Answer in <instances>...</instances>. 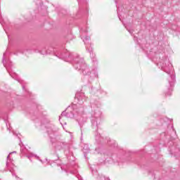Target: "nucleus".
<instances>
[{"mask_svg": "<svg viewBox=\"0 0 180 180\" xmlns=\"http://www.w3.org/2000/svg\"><path fill=\"white\" fill-rule=\"evenodd\" d=\"M143 51H146L148 57L150 58L153 63H155L159 68H161L162 71L169 75V78L168 79L169 86L167 87V91L165 92V96H171L176 81L175 72H174L172 64L169 62V59L165 56V52L164 50L159 51L157 46L151 49L150 51H147L146 49H143Z\"/></svg>", "mask_w": 180, "mask_h": 180, "instance_id": "obj_1", "label": "nucleus"}, {"mask_svg": "<svg viewBox=\"0 0 180 180\" xmlns=\"http://www.w3.org/2000/svg\"><path fill=\"white\" fill-rule=\"evenodd\" d=\"M91 108L93 109L91 112V116L90 118L91 129L96 131L95 133V140L97 141L98 144H108L111 147H117V143L115 140H110L109 137H104L101 135V134L98 133V130L99 129V126H101V123L102 122V112L99 108L101 107V103L98 101H91Z\"/></svg>", "mask_w": 180, "mask_h": 180, "instance_id": "obj_2", "label": "nucleus"}, {"mask_svg": "<svg viewBox=\"0 0 180 180\" xmlns=\"http://www.w3.org/2000/svg\"><path fill=\"white\" fill-rule=\"evenodd\" d=\"M76 99H77V104H72L69 105L66 110L62 112L59 116V122L61 120L63 116H65L69 119H78V115H82L85 110L84 103L86 102V96L85 94L82 92H77L75 95Z\"/></svg>", "mask_w": 180, "mask_h": 180, "instance_id": "obj_3", "label": "nucleus"}, {"mask_svg": "<svg viewBox=\"0 0 180 180\" xmlns=\"http://www.w3.org/2000/svg\"><path fill=\"white\" fill-rule=\"evenodd\" d=\"M46 132L48 136L51 139V143L54 147L56 151H70L71 147V143L65 142L64 141H57L56 139V135L57 134V129L53 125L48 126L46 128Z\"/></svg>", "mask_w": 180, "mask_h": 180, "instance_id": "obj_4", "label": "nucleus"}, {"mask_svg": "<svg viewBox=\"0 0 180 180\" xmlns=\"http://www.w3.org/2000/svg\"><path fill=\"white\" fill-rule=\"evenodd\" d=\"M58 56L61 60H64L67 63H71L74 68L77 71H81V68L86 64L84 58L79 57V54L72 53L67 49H63V54H59Z\"/></svg>", "mask_w": 180, "mask_h": 180, "instance_id": "obj_5", "label": "nucleus"}, {"mask_svg": "<svg viewBox=\"0 0 180 180\" xmlns=\"http://www.w3.org/2000/svg\"><path fill=\"white\" fill-rule=\"evenodd\" d=\"M80 71H82L83 75H84V79H88V83L91 84L95 78H98V72L95 70L91 71L89 66L86 63L82 66Z\"/></svg>", "mask_w": 180, "mask_h": 180, "instance_id": "obj_6", "label": "nucleus"}, {"mask_svg": "<svg viewBox=\"0 0 180 180\" xmlns=\"http://www.w3.org/2000/svg\"><path fill=\"white\" fill-rule=\"evenodd\" d=\"M40 54L42 56H47L49 54H53V56H56L58 58H60V56H58L59 54H63L64 53V49H54L53 47H45L42 48L39 51Z\"/></svg>", "mask_w": 180, "mask_h": 180, "instance_id": "obj_7", "label": "nucleus"}, {"mask_svg": "<svg viewBox=\"0 0 180 180\" xmlns=\"http://www.w3.org/2000/svg\"><path fill=\"white\" fill-rule=\"evenodd\" d=\"M77 2L79 5L78 15H81V13H85L86 15L88 13V8H86L88 3L86 0H77Z\"/></svg>", "mask_w": 180, "mask_h": 180, "instance_id": "obj_8", "label": "nucleus"}, {"mask_svg": "<svg viewBox=\"0 0 180 180\" xmlns=\"http://www.w3.org/2000/svg\"><path fill=\"white\" fill-rule=\"evenodd\" d=\"M169 144H172V146L169 147L170 154L174 157H180V148L176 146V143L170 141Z\"/></svg>", "mask_w": 180, "mask_h": 180, "instance_id": "obj_9", "label": "nucleus"}, {"mask_svg": "<svg viewBox=\"0 0 180 180\" xmlns=\"http://www.w3.org/2000/svg\"><path fill=\"white\" fill-rule=\"evenodd\" d=\"M80 127H82V125L84 124V123H86V117H85V114L82 113V115H78L77 118H76Z\"/></svg>", "mask_w": 180, "mask_h": 180, "instance_id": "obj_10", "label": "nucleus"}, {"mask_svg": "<svg viewBox=\"0 0 180 180\" xmlns=\"http://www.w3.org/2000/svg\"><path fill=\"white\" fill-rule=\"evenodd\" d=\"M10 155H11V154H9L7 156V161H6V167L7 168H11L10 169V172H11L13 176H15V178H18V176H16V174L13 172V166H14L13 164L9 165V157H10Z\"/></svg>", "mask_w": 180, "mask_h": 180, "instance_id": "obj_11", "label": "nucleus"}, {"mask_svg": "<svg viewBox=\"0 0 180 180\" xmlns=\"http://www.w3.org/2000/svg\"><path fill=\"white\" fill-rule=\"evenodd\" d=\"M129 157L127 155H124L122 156L121 158H118L117 160V162H118V165H122V164H124L127 161H129L130 160V158H126Z\"/></svg>", "mask_w": 180, "mask_h": 180, "instance_id": "obj_12", "label": "nucleus"}, {"mask_svg": "<svg viewBox=\"0 0 180 180\" xmlns=\"http://www.w3.org/2000/svg\"><path fill=\"white\" fill-rule=\"evenodd\" d=\"M91 151V149L89 148V146L88 144H84L83 146V153L84 154L85 158H86V154H88Z\"/></svg>", "mask_w": 180, "mask_h": 180, "instance_id": "obj_13", "label": "nucleus"}, {"mask_svg": "<svg viewBox=\"0 0 180 180\" xmlns=\"http://www.w3.org/2000/svg\"><path fill=\"white\" fill-rule=\"evenodd\" d=\"M89 53H90V57L91 58L92 63H94V64H96V65L98 64V60L95 57V53H94V51L91 50V51H89Z\"/></svg>", "mask_w": 180, "mask_h": 180, "instance_id": "obj_14", "label": "nucleus"}, {"mask_svg": "<svg viewBox=\"0 0 180 180\" xmlns=\"http://www.w3.org/2000/svg\"><path fill=\"white\" fill-rule=\"evenodd\" d=\"M104 164H113L115 160L110 157L105 156V160H103Z\"/></svg>", "mask_w": 180, "mask_h": 180, "instance_id": "obj_15", "label": "nucleus"}, {"mask_svg": "<svg viewBox=\"0 0 180 180\" xmlns=\"http://www.w3.org/2000/svg\"><path fill=\"white\" fill-rule=\"evenodd\" d=\"M5 117H4V114H0V119L4 120V122L6 123V125L7 127V129L11 131V127H8V121H6V119H8V114H4Z\"/></svg>", "mask_w": 180, "mask_h": 180, "instance_id": "obj_16", "label": "nucleus"}, {"mask_svg": "<svg viewBox=\"0 0 180 180\" xmlns=\"http://www.w3.org/2000/svg\"><path fill=\"white\" fill-rule=\"evenodd\" d=\"M26 157L31 160V158L34 157L35 158H37V160H39V161H40L41 162H43V160H40V158L39 156H37V155H34L33 153H30L28 155H26ZM32 162V160H31Z\"/></svg>", "mask_w": 180, "mask_h": 180, "instance_id": "obj_17", "label": "nucleus"}, {"mask_svg": "<svg viewBox=\"0 0 180 180\" xmlns=\"http://www.w3.org/2000/svg\"><path fill=\"white\" fill-rule=\"evenodd\" d=\"M9 75L12 78H13V79H15V81H18V82H20V84H22V80H20V79L18 77V75H16V73L9 72Z\"/></svg>", "mask_w": 180, "mask_h": 180, "instance_id": "obj_18", "label": "nucleus"}, {"mask_svg": "<svg viewBox=\"0 0 180 180\" xmlns=\"http://www.w3.org/2000/svg\"><path fill=\"white\" fill-rule=\"evenodd\" d=\"M86 33H88V30H86V29L82 28L80 30L81 39H84V36H85V34H86Z\"/></svg>", "mask_w": 180, "mask_h": 180, "instance_id": "obj_19", "label": "nucleus"}, {"mask_svg": "<svg viewBox=\"0 0 180 180\" xmlns=\"http://www.w3.org/2000/svg\"><path fill=\"white\" fill-rule=\"evenodd\" d=\"M162 136H166L167 138L169 137L171 140H174V139H175V138H172V134H170L169 132H164L161 134L162 137Z\"/></svg>", "mask_w": 180, "mask_h": 180, "instance_id": "obj_20", "label": "nucleus"}, {"mask_svg": "<svg viewBox=\"0 0 180 180\" xmlns=\"http://www.w3.org/2000/svg\"><path fill=\"white\" fill-rule=\"evenodd\" d=\"M83 41L84 44H89V41H91V37L87 36L84 37V39H83Z\"/></svg>", "mask_w": 180, "mask_h": 180, "instance_id": "obj_21", "label": "nucleus"}, {"mask_svg": "<svg viewBox=\"0 0 180 180\" xmlns=\"http://www.w3.org/2000/svg\"><path fill=\"white\" fill-rule=\"evenodd\" d=\"M52 164H56L58 166L61 165V163H60V160H51V165H52Z\"/></svg>", "mask_w": 180, "mask_h": 180, "instance_id": "obj_22", "label": "nucleus"}, {"mask_svg": "<svg viewBox=\"0 0 180 180\" xmlns=\"http://www.w3.org/2000/svg\"><path fill=\"white\" fill-rule=\"evenodd\" d=\"M124 27L127 29V30H128L129 33H130V34L133 36V30H131V28H130L129 25H124Z\"/></svg>", "mask_w": 180, "mask_h": 180, "instance_id": "obj_23", "label": "nucleus"}, {"mask_svg": "<svg viewBox=\"0 0 180 180\" xmlns=\"http://www.w3.org/2000/svg\"><path fill=\"white\" fill-rule=\"evenodd\" d=\"M34 2L38 6H41L43 5V1H41V0H34Z\"/></svg>", "mask_w": 180, "mask_h": 180, "instance_id": "obj_24", "label": "nucleus"}, {"mask_svg": "<svg viewBox=\"0 0 180 180\" xmlns=\"http://www.w3.org/2000/svg\"><path fill=\"white\" fill-rule=\"evenodd\" d=\"M7 53H8V52H5L3 56L2 63L4 65V67H6V63H5V56H6Z\"/></svg>", "mask_w": 180, "mask_h": 180, "instance_id": "obj_25", "label": "nucleus"}, {"mask_svg": "<svg viewBox=\"0 0 180 180\" xmlns=\"http://www.w3.org/2000/svg\"><path fill=\"white\" fill-rule=\"evenodd\" d=\"M120 8H117V15H118V18H119L120 20H122V18L120 17L121 15H120Z\"/></svg>", "mask_w": 180, "mask_h": 180, "instance_id": "obj_26", "label": "nucleus"}, {"mask_svg": "<svg viewBox=\"0 0 180 180\" xmlns=\"http://www.w3.org/2000/svg\"><path fill=\"white\" fill-rule=\"evenodd\" d=\"M171 127L173 134L176 136V131H175V129H174V125H172Z\"/></svg>", "mask_w": 180, "mask_h": 180, "instance_id": "obj_27", "label": "nucleus"}, {"mask_svg": "<svg viewBox=\"0 0 180 180\" xmlns=\"http://www.w3.org/2000/svg\"><path fill=\"white\" fill-rule=\"evenodd\" d=\"M134 40L136 43H139V38L136 36L134 37Z\"/></svg>", "mask_w": 180, "mask_h": 180, "instance_id": "obj_28", "label": "nucleus"}, {"mask_svg": "<svg viewBox=\"0 0 180 180\" xmlns=\"http://www.w3.org/2000/svg\"><path fill=\"white\" fill-rule=\"evenodd\" d=\"M13 134H14V136H17V137H18L20 141H22V140H20V139L19 138V135L18 134H15V132H13Z\"/></svg>", "mask_w": 180, "mask_h": 180, "instance_id": "obj_29", "label": "nucleus"}, {"mask_svg": "<svg viewBox=\"0 0 180 180\" xmlns=\"http://www.w3.org/2000/svg\"><path fill=\"white\" fill-rule=\"evenodd\" d=\"M77 176L78 180H83L82 177L81 176L78 175Z\"/></svg>", "mask_w": 180, "mask_h": 180, "instance_id": "obj_30", "label": "nucleus"}, {"mask_svg": "<svg viewBox=\"0 0 180 180\" xmlns=\"http://www.w3.org/2000/svg\"><path fill=\"white\" fill-rule=\"evenodd\" d=\"M20 151H21V153H22V154H25V150H23V149H20Z\"/></svg>", "mask_w": 180, "mask_h": 180, "instance_id": "obj_31", "label": "nucleus"}, {"mask_svg": "<svg viewBox=\"0 0 180 180\" xmlns=\"http://www.w3.org/2000/svg\"><path fill=\"white\" fill-rule=\"evenodd\" d=\"M10 154H16V151H13V152L11 153Z\"/></svg>", "mask_w": 180, "mask_h": 180, "instance_id": "obj_32", "label": "nucleus"}, {"mask_svg": "<svg viewBox=\"0 0 180 180\" xmlns=\"http://www.w3.org/2000/svg\"><path fill=\"white\" fill-rule=\"evenodd\" d=\"M70 172H71V174H75V172H72V171H71Z\"/></svg>", "mask_w": 180, "mask_h": 180, "instance_id": "obj_33", "label": "nucleus"}, {"mask_svg": "<svg viewBox=\"0 0 180 180\" xmlns=\"http://www.w3.org/2000/svg\"><path fill=\"white\" fill-rule=\"evenodd\" d=\"M22 89H24V90H25V86H22Z\"/></svg>", "mask_w": 180, "mask_h": 180, "instance_id": "obj_34", "label": "nucleus"}, {"mask_svg": "<svg viewBox=\"0 0 180 180\" xmlns=\"http://www.w3.org/2000/svg\"><path fill=\"white\" fill-rule=\"evenodd\" d=\"M60 124L63 126V123L60 122Z\"/></svg>", "mask_w": 180, "mask_h": 180, "instance_id": "obj_35", "label": "nucleus"}, {"mask_svg": "<svg viewBox=\"0 0 180 180\" xmlns=\"http://www.w3.org/2000/svg\"><path fill=\"white\" fill-rule=\"evenodd\" d=\"M65 124H67V122H65Z\"/></svg>", "mask_w": 180, "mask_h": 180, "instance_id": "obj_36", "label": "nucleus"}, {"mask_svg": "<svg viewBox=\"0 0 180 180\" xmlns=\"http://www.w3.org/2000/svg\"><path fill=\"white\" fill-rule=\"evenodd\" d=\"M8 161H10V162H11V159H9V160H8Z\"/></svg>", "mask_w": 180, "mask_h": 180, "instance_id": "obj_37", "label": "nucleus"}]
</instances>
